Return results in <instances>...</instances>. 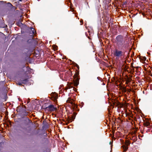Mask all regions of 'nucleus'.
Wrapping results in <instances>:
<instances>
[{
	"label": "nucleus",
	"instance_id": "f03ea898",
	"mask_svg": "<svg viewBox=\"0 0 152 152\" xmlns=\"http://www.w3.org/2000/svg\"><path fill=\"white\" fill-rule=\"evenodd\" d=\"M125 51H126V50L122 51V50H119L117 49H116L114 53V55L116 57H120L124 55Z\"/></svg>",
	"mask_w": 152,
	"mask_h": 152
},
{
	"label": "nucleus",
	"instance_id": "4468645a",
	"mask_svg": "<svg viewBox=\"0 0 152 152\" xmlns=\"http://www.w3.org/2000/svg\"><path fill=\"white\" fill-rule=\"evenodd\" d=\"M136 69V71H135L136 72H138V68L139 67H139V66H136V67H134Z\"/></svg>",
	"mask_w": 152,
	"mask_h": 152
},
{
	"label": "nucleus",
	"instance_id": "a211bd4d",
	"mask_svg": "<svg viewBox=\"0 0 152 152\" xmlns=\"http://www.w3.org/2000/svg\"><path fill=\"white\" fill-rule=\"evenodd\" d=\"M143 60H144V61H145V60H146V58L145 57H143Z\"/></svg>",
	"mask_w": 152,
	"mask_h": 152
},
{
	"label": "nucleus",
	"instance_id": "f8f14e48",
	"mask_svg": "<svg viewBox=\"0 0 152 152\" xmlns=\"http://www.w3.org/2000/svg\"><path fill=\"white\" fill-rule=\"evenodd\" d=\"M75 115H74L72 116L71 118H72V121L74 120L75 119Z\"/></svg>",
	"mask_w": 152,
	"mask_h": 152
},
{
	"label": "nucleus",
	"instance_id": "5701e85b",
	"mask_svg": "<svg viewBox=\"0 0 152 152\" xmlns=\"http://www.w3.org/2000/svg\"><path fill=\"white\" fill-rule=\"evenodd\" d=\"M73 88V90H74V91H75V89H76L75 88Z\"/></svg>",
	"mask_w": 152,
	"mask_h": 152
},
{
	"label": "nucleus",
	"instance_id": "7ed1b4c3",
	"mask_svg": "<svg viewBox=\"0 0 152 152\" xmlns=\"http://www.w3.org/2000/svg\"><path fill=\"white\" fill-rule=\"evenodd\" d=\"M125 145L126 146H124L123 148L124 149V152H126V151L128 148V146L130 144V142L129 141L126 140L125 143Z\"/></svg>",
	"mask_w": 152,
	"mask_h": 152
},
{
	"label": "nucleus",
	"instance_id": "a878e982",
	"mask_svg": "<svg viewBox=\"0 0 152 152\" xmlns=\"http://www.w3.org/2000/svg\"><path fill=\"white\" fill-rule=\"evenodd\" d=\"M76 108H77V107H76Z\"/></svg>",
	"mask_w": 152,
	"mask_h": 152
},
{
	"label": "nucleus",
	"instance_id": "aec40b11",
	"mask_svg": "<svg viewBox=\"0 0 152 152\" xmlns=\"http://www.w3.org/2000/svg\"><path fill=\"white\" fill-rule=\"evenodd\" d=\"M129 78H132V75H129Z\"/></svg>",
	"mask_w": 152,
	"mask_h": 152
},
{
	"label": "nucleus",
	"instance_id": "f3484780",
	"mask_svg": "<svg viewBox=\"0 0 152 152\" xmlns=\"http://www.w3.org/2000/svg\"><path fill=\"white\" fill-rule=\"evenodd\" d=\"M123 91L124 92H126V88H124L123 89Z\"/></svg>",
	"mask_w": 152,
	"mask_h": 152
},
{
	"label": "nucleus",
	"instance_id": "393cba45",
	"mask_svg": "<svg viewBox=\"0 0 152 152\" xmlns=\"http://www.w3.org/2000/svg\"><path fill=\"white\" fill-rule=\"evenodd\" d=\"M71 11H72V12H73V11H74V10H73V9H71Z\"/></svg>",
	"mask_w": 152,
	"mask_h": 152
},
{
	"label": "nucleus",
	"instance_id": "6ab92c4d",
	"mask_svg": "<svg viewBox=\"0 0 152 152\" xmlns=\"http://www.w3.org/2000/svg\"><path fill=\"white\" fill-rule=\"evenodd\" d=\"M76 66H77V68L79 69V66L77 64Z\"/></svg>",
	"mask_w": 152,
	"mask_h": 152
},
{
	"label": "nucleus",
	"instance_id": "0eeeda50",
	"mask_svg": "<svg viewBox=\"0 0 152 152\" xmlns=\"http://www.w3.org/2000/svg\"><path fill=\"white\" fill-rule=\"evenodd\" d=\"M47 108H48L50 110H53L54 109V107L53 105H49L47 107H46V109Z\"/></svg>",
	"mask_w": 152,
	"mask_h": 152
},
{
	"label": "nucleus",
	"instance_id": "423d86ee",
	"mask_svg": "<svg viewBox=\"0 0 152 152\" xmlns=\"http://www.w3.org/2000/svg\"><path fill=\"white\" fill-rule=\"evenodd\" d=\"M70 102L71 103V104L72 105V106L73 107V109H75V107L76 106V104H75V101L73 100H71L70 101Z\"/></svg>",
	"mask_w": 152,
	"mask_h": 152
},
{
	"label": "nucleus",
	"instance_id": "9b49d317",
	"mask_svg": "<svg viewBox=\"0 0 152 152\" xmlns=\"http://www.w3.org/2000/svg\"><path fill=\"white\" fill-rule=\"evenodd\" d=\"M31 32H32V34H34L35 33V31L34 28L32 27H31Z\"/></svg>",
	"mask_w": 152,
	"mask_h": 152
},
{
	"label": "nucleus",
	"instance_id": "ddd939ff",
	"mask_svg": "<svg viewBox=\"0 0 152 152\" xmlns=\"http://www.w3.org/2000/svg\"><path fill=\"white\" fill-rule=\"evenodd\" d=\"M24 83V82H18V83H17V84L18 85H22V83Z\"/></svg>",
	"mask_w": 152,
	"mask_h": 152
},
{
	"label": "nucleus",
	"instance_id": "b1692460",
	"mask_svg": "<svg viewBox=\"0 0 152 152\" xmlns=\"http://www.w3.org/2000/svg\"><path fill=\"white\" fill-rule=\"evenodd\" d=\"M80 22L81 23H83V20H80Z\"/></svg>",
	"mask_w": 152,
	"mask_h": 152
},
{
	"label": "nucleus",
	"instance_id": "dca6fc26",
	"mask_svg": "<svg viewBox=\"0 0 152 152\" xmlns=\"http://www.w3.org/2000/svg\"><path fill=\"white\" fill-rule=\"evenodd\" d=\"M67 87L68 88H73L72 87V86L71 85H70V86H67Z\"/></svg>",
	"mask_w": 152,
	"mask_h": 152
},
{
	"label": "nucleus",
	"instance_id": "2eb2a0df",
	"mask_svg": "<svg viewBox=\"0 0 152 152\" xmlns=\"http://www.w3.org/2000/svg\"><path fill=\"white\" fill-rule=\"evenodd\" d=\"M7 4L8 6L10 7H11L12 6V4L10 3H8Z\"/></svg>",
	"mask_w": 152,
	"mask_h": 152
},
{
	"label": "nucleus",
	"instance_id": "9d476101",
	"mask_svg": "<svg viewBox=\"0 0 152 152\" xmlns=\"http://www.w3.org/2000/svg\"><path fill=\"white\" fill-rule=\"evenodd\" d=\"M78 47H80L81 45V42L79 37H78Z\"/></svg>",
	"mask_w": 152,
	"mask_h": 152
},
{
	"label": "nucleus",
	"instance_id": "f257e3e1",
	"mask_svg": "<svg viewBox=\"0 0 152 152\" xmlns=\"http://www.w3.org/2000/svg\"><path fill=\"white\" fill-rule=\"evenodd\" d=\"M116 44L120 50L123 51H125L127 48V45L125 43V39L124 36L120 35L117 36L116 38Z\"/></svg>",
	"mask_w": 152,
	"mask_h": 152
},
{
	"label": "nucleus",
	"instance_id": "4be33fe9",
	"mask_svg": "<svg viewBox=\"0 0 152 152\" xmlns=\"http://www.w3.org/2000/svg\"><path fill=\"white\" fill-rule=\"evenodd\" d=\"M132 67L133 68H134V67L133 66H132ZM133 71L134 72V68L133 69Z\"/></svg>",
	"mask_w": 152,
	"mask_h": 152
},
{
	"label": "nucleus",
	"instance_id": "412c9836",
	"mask_svg": "<svg viewBox=\"0 0 152 152\" xmlns=\"http://www.w3.org/2000/svg\"><path fill=\"white\" fill-rule=\"evenodd\" d=\"M25 81V82H26L27 81V79H25L23 81Z\"/></svg>",
	"mask_w": 152,
	"mask_h": 152
},
{
	"label": "nucleus",
	"instance_id": "39448f33",
	"mask_svg": "<svg viewBox=\"0 0 152 152\" xmlns=\"http://www.w3.org/2000/svg\"><path fill=\"white\" fill-rule=\"evenodd\" d=\"M125 79L126 81V84H128V83H130L131 81L132 80V78H129L127 75L126 76V78H125Z\"/></svg>",
	"mask_w": 152,
	"mask_h": 152
},
{
	"label": "nucleus",
	"instance_id": "20e7f679",
	"mask_svg": "<svg viewBox=\"0 0 152 152\" xmlns=\"http://www.w3.org/2000/svg\"><path fill=\"white\" fill-rule=\"evenodd\" d=\"M144 125L149 128H152V126H151L150 123L146 121L143 123Z\"/></svg>",
	"mask_w": 152,
	"mask_h": 152
},
{
	"label": "nucleus",
	"instance_id": "1a4fd4ad",
	"mask_svg": "<svg viewBox=\"0 0 152 152\" xmlns=\"http://www.w3.org/2000/svg\"><path fill=\"white\" fill-rule=\"evenodd\" d=\"M134 135H133V137H132V138H130L131 140H133V141L134 142H136L137 140V137H136V135L135 134H133Z\"/></svg>",
	"mask_w": 152,
	"mask_h": 152
},
{
	"label": "nucleus",
	"instance_id": "6e6552de",
	"mask_svg": "<svg viewBox=\"0 0 152 152\" xmlns=\"http://www.w3.org/2000/svg\"><path fill=\"white\" fill-rule=\"evenodd\" d=\"M79 74V72L77 70V86H78L79 84V81L80 78H79L78 76V75Z\"/></svg>",
	"mask_w": 152,
	"mask_h": 152
}]
</instances>
